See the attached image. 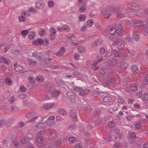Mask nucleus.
Masks as SVG:
<instances>
[{
    "label": "nucleus",
    "instance_id": "603ef678",
    "mask_svg": "<svg viewBox=\"0 0 148 148\" xmlns=\"http://www.w3.org/2000/svg\"><path fill=\"white\" fill-rule=\"evenodd\" d=\"M69 141L70 143H74L75 141V139L74 137H70L69 138Z\"/></svg>",
    "mask_w": 148,
    "mask_h": 148
},
{
    "label": "nucleus",
    "instance_id": "f257e3e1",
    "mask_svg": "<svg viewBox=\"0 0 148 148\" xmlns=\"http://www.w3.org/2000/svg\"><path fill=\"white\" fill-rule=\"evenodd\" d=\"M106 9H110L112 12H115L116 13L117 16L118 18H121L124 15L125 12L122 11L123 9L120 7L107 6V8H101V11L102 13L104 15L106 14L107 12Z\"/></svg>",
    "mask_w": 148,
    "mask_h": 148
},
{
    "label": "nucleus",
    "instance_id": "2f4dec72",
    "mask_svg": "<svg viewBox=\"0 0 148 148\" xmlns=\"http://www.w3.org/2000/svg\"><path fill=\"white\" fill-rule=\"evenodd\" d=\"M86 18V16L84 14H81L80 15L78 18V20L80 21H84L85 20Z\"/></svg>",
    "mask_w": 148,
    "mask_h": 148
},
{
    "label": "nucleus",
    "instance_id": "5701e85b",
    "mask_svg": "<svg viewBox=\"0 0 148 148\" xmlns=\"http://www.w3.org/2000/svg\"><path fill=\"white\" fill-rule=\"evenodd\" d=\"M28 38L30 40H33L35 36V33L34 32H30L28 34Z\"/></svg>",
    "mask_w": 148,
    "mask_h": 148
},
{
    "label": "nucleus",
    "instance_id": "cd10ccee",
    "mask_svg": "<svg viewBox=\"0 0 148 148\" xmlns=\"http://www.w3.org/2000/svg\"><path fill=\"white\" fill-rule=\"evenodd\" d=\"M138 88V86L136 84H133L131 85L130 89L132 91H135Z\"/></svg>",
    "mask_w": 148,
    "mask_h": 148
},
{
    "label": "nucleus",
    "instance_id": "49530a36",
    "mask_svg": "<svg viewBox=\"0 0 148 148\" xmlns=\"http://www.w3.org/2000/svg\"><path fill=\"white\" fill-rule=\"evenodd\" d=\"M46 132H47V133L49 135H52L54 133H55V132L54 130H46Z\"/></svg>",
    "mask_w": 148,
    "mask_h": 148
},
{
    "label": "nucleus",
    "instance_id": "2eb2a0df",
    "mask_svg": "<svg viewBox=\"0 0 148 148\" xmlns=\"http://www.w3.org/2000/svg\"><path fill=\"white\" fill-rule=\"evenodd\" d=\"M60 93V92L59 90H55L52 91L51 95L52 97H56L59 95Z\"/></svg>",
    "mask_w": 148,
    "mask_h": 148
},
{
    "label": "nucleus",
    "instance_id": "a878e982",
    "mask_svg": "<svg viewBox=\"0 0 148 148\" xmlns=\"http://www.w3.org/2000/svg\"><path fill=\"white\" fill-rule=\"evenodd\" d=\"M45 34V29H40L39 32V35L41 37L43 36Z\"/></svg>",
    "mask_w": 148,
    "mask_h": 148
},
{
    "label": "nucleus",
    "instance_id": "052dcab7",
    "mask_svg": "<svg viewBox=\"0 0 148 148\" xmlns=\"http://www.w3.org/2000/svg\"><path fill=\"white\" fill-rule=\"evenodd\" d=\"M100 52L102 54H103L105 53V49L103 47H101L100 49Z\"/></svg>",
    "mask_w": 148,
    "mask_h": 148
},
{
    "label": "nucleus",
    "instance_id": "09e8293b",
    "mask_svg": "<svg viewBox=\"0 0 148 148\" xmlns=\"http://www.w3.org/2000/svg\"><path fill=\"white\" fill-rule=\"evenodd\" d=\"M50 99V97L48 96L47 95H44L42 96V99L44 101L48 100Z\"/></svg>",
    "mask_w": 148,
    "mask_h": 148
},
{
    "label": "nucleus",
    "instance_id": "72a5a7b5",
    "mask_svg": "<svg viewBox=\"0 0 148 148\" xmlns=\"http://www.w3.org/2000/svg\"><path fill=\"white\" fill-rule=\"evenodd\" d=\"M116 29L115 28H113L111 29L110 32V33L111 35H114L116 33Z\"/></svg>",
    "mask_w": 148,
    "mask_h": 148
},
{
    "label": "nucleus",
    "instance_id": "423d86ee",
    "mask_svg": "<svg viewBox=\"0 0 148 148\" xmlns=\"http://www.w3.org/2000/svg\"><path fill=\"white\" fill-rule=\"evenodd\" d=\"M76 114V112L74 110H71L69 112L70 116L73 119V122H76L77 121Z\"/></svg>",
    "mask_w": 148,
    "mask_h": 148
},
{
    "label": "nucleus",
    "instance_id": "473e14b6",
    "mask_svg": "<svg viewBox=\"0 0 148 148\" xmlns=\"http://www.w3.org/2000/svg\"><path fill=\"white\" fill-rule=\"evenodd\" d=\"M111 99V98L110 97L106 96L103 99V101L105 102H108L110 101Z\"/></svg>",
    "mask_w": 148,
    "mask_h": 148
},
{
    "label": "nucleus",
    "instance_id": "f03ea898",
    "mask_svg": "<svg viewBox=\"0 0 148 148\" xmlns=\"http://www.w3.org/2000/svg\"><path fill=\"white\" fill-rule=\"evenodd\" d=\"M75 90L80 92L79 94L82 96H84L88 94L90 90L84 87H76L75 88Z\"/></svg>",
    "mask_w": 148,
    "mask_h": 148
},
{
    "label": "nucleus",
    "instance_id": "5fc2aeb1",
    "mask_svg": "<svg viewBox=\"0 0 148 148\" xmlns=\"http://www.w3.org/2000/svg\"><path fill=\"white\" fill-rule=\"evenodd\" d=\"M5 123V120L2 119L0 121V127H2Z\"/></svg>",
    "mask_w": 148,
    "mask_h": 148
},
{
    "label": "nucleus",
    "instance_id": "8fccbe9b",
    "mask_svg": "<svg viewBox=\"0 0 148 148\" xmlns=\"http://www.w3.org/2000/svg\"><path fill=\"white\" fill-rule=\"evenodd\" d=\"M108 125L110 128H112L115 125V123L113 121H111L108 123Z\"/></svg>",
    "mask_w": 148,
    "mask_h": 148
},
{
    "label": "nucleus",
    "instance_id": "774afa93",
    "mask_svg": "<svg viewBox=\"0 0 148 148\" xmlns=\"http://www.w3.org/2000/svg\"><path fill=\"white\" fill-rule=\"evenodd\" d=\"M135 127L137 129H140L141 127V124L139 123H137L136 124Z\"/></svg>",
    "mask_w": 148,
    "mask_h": 148
},
{
    "label": "nucleus",
    "instance_id": "a211bd4d",
    "mask_svg": "<svg viewBox=\"0 0 148 148\" xmlns=\"http://www.w3.org/2000/svg\"><path fill=\"white\" fill-rule=\"evenodd\" d=\"M65 51V49L64 47H61L60 50L56 53V55L58 57L61 56Z\"/></svg>",
    "mask_w": 148,
    "mask_h": 148
},
{
    "label": "nucleus",
    "instance_id": "69168bd1",
    "mask_svg": "<svg viewBox=\"0 0 148 148\" xmlns=\"http://www.w3.org/2000/svg\"><path fill=\"white\" fill-rule=\"evenodd\" d=\"M107 95V93L105 92H102L99 94V96L100 97L103 98L104 97Z\"/></svg>",
    "mask_w": 148,
    "mask_h": 148
},
{
    "label": "nucleus",
    "instance_id": "6e6d98bb",
    "mask_svg": "<svg viewBox=\"0 0 148 148\" xmlns=\"http://www.w3.org/2000/svg\"><path fill=\"white\" fill-rule=\"evenodd\" d=\"M50 32L51 34H56V30L54 28L51 27L50 29Z\"/></svg>",
    "mask_w": 148,
    "mask_h": 148
},
{
    "label": "nucleus",
    "instance_id": "bb28decb",
    "mask_svg": "<svg viewBox=\"0 0 148 148\" xmlns=\"http://www.w3.org/2000/svg\"><path fill=\"white\" fill-rule=\"evenodd\" d=\"M36 81L39 82H42L44 80V77L42 75L38 76L36 77Z\"/></svg>",
    "mask_w": 148,
    "mask_h": 148
},
{
    "label": "nucleus",
    "instance_id": "ea45409f",
    "mask_svg": "<svg viewBox=\"0 0 148 148\" xmlns=\"http://www.w3.org/2000/svg\"><path fill=\"white\" fill-rule=\"evenodd\" d=\"M70 29V27L68 25H64V30L66 32H69Z\"/></svg>",
    "mask_w": 148,
    "mask_h": 148
},
{
    "label": "nucleus",
    "instance_id": "b1692460",
    "mask_svg": "<svg viewBox=\"0 0 148 148\" xmlns=\"http://www.w3.org/2000/svg\"><path fill=\"white\" fill-rule=\"evenodd\" d=\"M54 123V122L53 121H50L49 120L47 119L45 122V125H47V126H50L53 125Z\"/></svg>",
    "mask_w": 148,
    "mask_h": 148
},
{
    "label": "nucleus",
    "instance_id": "680f3d73",
    "mask_svg": "<svg viewBox=\"0 0 148 148\" xmlns=\"http://www.w3.org/2000/svg\"><path fill=\"white\" fill-rule=\"evenodd\" d=\"M130 137L131 138L134 139L136 138V135L134 132H132L130 133Z\"/></svg>",
    "mask_w": 148,
    "mask_h": 148
},
{
    "label": "nucleus",
    "instance_id": "39448f33",
    "mask_svg": "<svg viewBox=\"0 0 148 148\" xmlns=\"http://www.w3.org/2000/svg\"><path fill=\"white\" fill-rule=\"evenodd\" d=\"M106 81V84L109 85H113L114 82V77L111 75H109Z\"/></svg>",
    "mask_w": 148,
    "mask_h": 148
},
{
    "label": "nucleus",
    "instance_id": "9d476101",
    "mask_svg": "<svg viewBox=\"0 0 148 148\" xmlns=\"http://www.w3.org/2000/svg\"><path fill=\"white\" fill-rule=\"evenodd\" d=\"M32 56L33 58L38 60H40L42 58V55L41 53L34 52L32 53Z\"/></svg>",
    "mask_w": 148,
    "mask_h": 148
},
{
    "label": "nucleus",
    "instance_id": "79ce46f5",
    "mask_svg": "<svg viewBox=\"0 0 148 148\" xmlns=\"http://www.w3.org/2000/svg\"><path fill=\"white\" fill-rule=\"evenodd\" d=\"M48 5L49 7L52 8L54 6V3L53 1L50 0L48 2Z\"/></svg>",
    "mask_w": 148,
    "mask_h": 148
},
{
    "label": "nucleus",
    "instance_id": "37998d69",
    "mask_svg": "<svg viewBox=\"0 0 148 148\" xmlns=\"http://www.w3.org/2000/svg\"><path fill=\"white\" fill-rule=\"evenodd\" d=\"M44 123H40L38 124L36 127L38 128H42L44 127H46V126L45 125L44 126Z\"/></svg>",
    "mask_w": 148,
    "mask_h": 148
},
{
    "label": "nucleus",
    "instance_id": "a18cd8bd",
    "mask_svg": "<svg viewBox=\"0 0 148 148\" xmlns=\"http://www.w3.org/2000/svg\"><path fill=\"white\" fill-rule=\"evenodd\" d=\"M24 16L22 15L20 16L18 18V20L20 22H25L26 21L25 18Z\"/></svg>",
    "mask_w": 148,
    "mask_h": 148
},
{
    "label": "nucleus",
    "instance_id": "6ab92c4d",
    "mask_svg": "<svg viewBox=\"0 0 148 148\" xmlns=\"http://www.w3.org/2000/svg\"><path fill=\"white\" fill-rule=\"evenodd\" d=\"M133 38L135 40L138 41L139 39V34L137 32L135 31L133 33Z\"/></svg>",
    "mask_w": 148,
    "mask_h": 148
},
{
    "label": "nucleus",
    "instance_id": "bf43d9fd",
    "mask_svg": "<svg viewBox=\"0 0 148 148\" xmlns=\"http://www.w3.org/2000/svg\"><path fill=\"white\" fill-rule=\"evenodd\" d=\"M79 56L80 55L77 53H75L74 56V59L76 60H78L79 58Z\"/></svg>",
    "mask_w": 148,
    "mask_h": 148
},
{
    "label": "nucleus",
    "instance_id": "aec40b11",
    "mask_svg": "<svg viewBox=\"0 0 148 148\" xmlns=\"http://www.w3.org/2000/svg\"><path fill=\"white\" fill-rule=\"evenodd\" d=\"M117 61L114 58H111L109 61V64L111 66H114L116 64Z\"/></svg>",
    "mask_w": 148,
    "mask_h": 148
},
{
    "label": "nucleus",
    "instance_id": "9b49d317",
    "mask_svg": "<svg viewBox=\"0 0 148 148\" xmlns=\"http://www.w3.org/2000/svg\"><path fill=\"white\" fill-rule=\"evenodd\" d=\"M132 22L135 24H136L138 27H141L143 25V22L138 20L134 19L132 20Z\"/></svg>",
    "mask_w": 148,
    "mask_h": 148
},
{
    "label": "nucleus",
    "instance_id": "dca6fc26",
    "mask_svg": "<svg viewBox=\"0 0 148 148\" xmlns=\"http://www.w3.org/2000/svg\"><path fill=\"white\" fill-rule=\"evenodd\" d=\"M112 52L115 57H119L121 55V54L119 51L114 49H112Z\"/></svg>",
    "mask_w": 148,
    "mask_h": 148
},
{
    "label": "nucleus",
    "instance_id": "4468645a",
    "mask_svg": "<svg viewBox=\"0 0 148 148\" xmlns=\"http://www.w3.org/2000/svg\"><path fill=\"white\" fill-rule=\"evenodd\" d=\"M117 47L119 50L123 49L125 47V45L123 42L121 41L118 43Z\"/></svg>",
    "mask_w": 148,
    "mask_h": 148
},
{
    "label": "nucleus",
    "instance_id": "3c124183",
    "mask_svg": "<svg viewBox=\"0 0 148 148\" xmlns=\"http://www.w3.org/2000/svg\"><path fill=\"white\" fill-rule=\"evenodd\" d=\"M28 33V31L27 30H22L21 32V34L23 35L24 37L26 36Z\"/></svg>",
    "mask_w": 148,
    "mask_h": 148
},
{
    "label": "nucleus",
    "instance_id": "1a4fd4ad",
    "mask_svg": "<svg viewBox=\"0 0 148 148\" xmlns=\"http://www.w3.org/2000/svg\"><path fill=\"white\" fill-rule=\"evenodd\" d=\"M55 105L54 103L45 104L43 106V108L45 110H48L54 106Z\"/></svg>",
    "mask_w": 148,
    "mask_h": 148
},
{
    "label": "nucleus",
    "instance_id": "0eeeda50",
    "mask_svg": "<svg viewBox=\"0 0 148 148\" xmlns=\"http://www.w3.org/2000/svg\"><path fill=\"white\" fill-rule=\"evenodd\" d=\"M133 15H135V16H138L140 17H143L145 16H148V8H146L144 10V12L142 13H138L136 12H134Z\"/></svg>",
    "mask_w": 148,
    "mask_h": 148
},
{
    "label": "nucleus",
    "instance_id": "c85d7f7f",
    "mask_svg": "<svg viewBox=\"0 0 148 148\" xmlns=\"http://www.w3.org/2000/svg\"><path fill=\"white\" fill-rule=\"evenodd\" d=\"M36 140L39 144H41L43 142L44 138L42 137L39 136L37 138Z\"/></svg>",
    "mask_w": 148,
    "mask_h": 148
},
{
    "label": "nucleus",
    "instance_id": "f8f14e48",
    "mask_svg": "<svg viewBox=\"0 0 148 148\" xmlns=\"http://www.w3.org/2000/svg\"><path fill=\"white\" fill-rule=\"evenodd\" d=\"M10 47V45L5 44L1 45L0 46L1 49L2 51L4 50V52H6Z\"/></svg>",
    "mask_w": 148,
    "mask_h": 148
},
{
    "label": "nucleus",
    "instance_id": "4be33fe9",
    "mask_svg": "<svg viewBox=\"0 0 148 148\" xmlns=\"http://www.w3.org/2000/svg\"><path fill=\"white\" fill-rule=\"evenodd\" d=\"M131 70L132 72L135 74L137 73L138 72V69L136 65L133 66L132 67Z\"/></svg>",
    "mask_w": 148,
    "mask_h": 148
},
{
    "label": "nucleus",
    "instance_id": "20e7f679",
    "mask_svg": "<svg viewBox=\"0 0 148 148\" xmlns=\"http://www.w3.org/2000/svg\"><path fill=\"white\" fill-rule=\"evenodd\" d=\"M44 5L45 4L43 1L39 0L36 3V7L38 10H42L44 8Z\"/></svg>",
    "mask_w": 148,
    "mask_h": 148
},
{
    "label": "nucleus",
    "instance_id": "4d7b16f0",
    "mask_svg": "<svg viewBox=\"0 0 148 148\" xmlns=\"http://www.w3.org/2000/svg\"><path fill=\"white\" fill-rule=\"evenodd\" d=\"M29 11L30 12L36 13V10L34 7H30L29 8Z\"/></svg>",
    "mask_w": 148,
    "mask_h": 148
},
{
    "label": "nucleus",
    "instance_id": "c9c22d12",
    "mask_svg": "<svg viewBox=\"0 0 148 148\" xmlns=\"http://www.w3.org/2000/svg\"><path fill=\"white\" fill-rule=\"evenodd\" d=\"M134 10L138 11L140 10L141 9V6L135 3V6H134Z\"/></svg>",
    "mask_w": 148,
    "mask_h": 148
},
{
    "label": "nucleus",
    "instance_id": "6e6552de",
    "mask_svg": "<svg viewBox=\"0 0 148 148\" xmlns=\"http://www.w3.org/2000/svg\"><path fill=\"white\" fill-rule=\"evenodd\" d=\"M74 96L73 95V93L71 92H68L67 93V99L71 102H72L74 100Z\"/></svg>",
    "mask_w": 148,
    "mask_h": 148
},
{
    "label": "nucleus",
    "instance_id": "13d9d810",
    "mask_svg": "<svg viewBox=\"0 0 148 148\" xmlns=\"http://www.w3.org/2000/svg\"><path fill=\"white\" fill-rule=\"evenodd\" d=\"M130 77L129 76L127 75L123 79V81L124 82L126 83L129 80Z\"/></svg>",
    "mask_w": 148,
    "mask_h": 148
},
{
    "label": "nucleus",
    "instance_id": "0e129e2a",
    "mask_svg": "<svg viewBox=\"0 0 148 148\" xmlns=\"http://www.w3.org/2000/svg\"><path fill=\"white\" fill-rule=\"evenodd\" d=\"M7 59L1 56L0 57V62L1 63H3Z\"/></svg>",
    "mask_w": 148,
    "mask_h": 148
},
{
    "label": "nucleus",
    "instance_id": "de8ad7c7",
    "mask_svg": "<svg viewBox=\"0 0 148 148\" xmlns=\"http://www.w3.org/2000/svg\"><path fill=\"white\" fill-rule=\"evenodd\" d=\"M86 10V8L84 6H81L79 8V11L80 12H83L85 11Z\"/></svg>",
    "mask_w": 148,
    "mask_h": 148
},
{
    "label": "nucleus",
    "instance_id": "c03bdc74",
    "mask_svg": "<svg viewBox=\"0 0 148 148\" xmlns=\"http://www.w3.org/2000/svg\"><path fill=\"white\" fill-rule=\"evenodd\" d=\"M29 64L32 66H35L37 63V62L36 61H33L31 60H28Z\"/></svg>",
    "mask_w": 148,
    "mask_h": 148
},
{
    "label": "nucleus",
    "instance_id": "864d4df0",
    "mask_svg": "<svg viewBox=\"0 0 148 148\" xmlns=\"http://www.w3.org/2000/svg\"><path fill=\"white\" fill-rule=\"evenodd\" d=\"M143 28L145 29L143 33L145 35H148V28L147 27H144Z\"/></svg>",
    "mask_w": 148,
    "mask_h": 148
},
{
    "label": "nucleus",
    "instance_id": "393cba45",
    "mask_svg": "<svg viewBox=\"0 0 148 148\" xmlns=\"http://www.w3.org/2000/svg\"><path fill=\"white\" fill-rule=\"evenodd\" d=\"M135 3L131 2L127 4V6L128 8L134 10V8L135 6Z\"/></svg>",
    "mask_w": 148,
    "mask_h": 148
},
{
    "label": "nucleus",
    "instance_id": "ddd939ff",
    "mask_svg": "<svg viewBox=\"0 0 148 148\" xmlns=\"http://www.w3.org/2000/svg\"><path fill=\"white\" fill-rule=\"evenodd\" d=\"M55 80L56 83L60 86H64L66 84L63 81H62L59 78H56Z\"/></svg>",
    "mask_w": 148,
    "mask_h": 148
},
{
    "label": "nucleus",
    "instance_id": "f704fd0d",
    "mask_svg": "<svg viewBox=\"0 0 148 148\" xmlns=\"http://www.w3.org/2000/svg\"><path fill=\"white\" fill-rule=\"evenodd\" d=\"M142 99L143 100H148V93H144L142 96Z\"/></svg>",
    "mask_w": 148,
    "mask_h": 148
},
{
    "label": "nucleus",
    "instance_id": "e2e57ef3",
    "mask_svg": "<svg viewBox=\"0 0 148 148\" xmlns=\"http://www.w3.org/2000/svg\"><path fill=\"white\" fill-rule=\"evenodd\" d=\"M20 90L23 92H25L26 90V89L22 85L20 87Z\"/></svg>",
    "mask_w": 148,
    "mask_h": 148
},
{
    "label": "nucleus",
    "instance_id": "412c9836",
    "mask_svg": "<svg viewBox=\"0 0 148 148\" xmlns=\"http://www.w3.org/2000/svg\"><path fill=\"white\" fill-rule=\"evenodd\" d=\"M77 49L78 51L81 53H84L86 51L85 47L79 45L77 47Z\"/></svg>",
    "mask_w": 148,
    "mask_h": 148
},
{
    "label": "nucleus",
    "instance_id": "7c9ffc66",
    "mask_svg": "<svg viewBox=\"0 0 148 148\" xmlns=\"http://www.w3.org/2000/svg\"><path fill=\"white\" fill-rule=\"evenodd\" d=\"M94 23V21L92 19H91L87 21V26L89 27H92Z\"/></svg>",
    "mask_w": 148,
    "mask_h": 148
},
{
    "label": "nucleus",
    "instance_id": "58836bf2",
    "mask_svg": "<svg viewBox=\"0 0 148 148\" xmlns=\"http://www.w3.org/2000/svg\"><path fill=\"white\" fill-rule=\"evenodd\" d=\"M75 125L74 124H70L68 127V129L69 130H72L75 128Z\"/></svg>",
    "mask_w": 148,
    "mask_h": 148
},
{
    "label": "nucleus",
    "instance_id": "f3484780",
    "mask_svg": "<svg viewBox=\"0 0 148 148\" xmlns=\"http://www.w3.org/2000/svg\"><path fill=\"white\" fill-rule=\"evenodd\" d=\"M127 67V64L124 63L123 64L121 65L119 69V72L120 73H122L123 71L126 69Z\"/></svg>",
    "mask_w": 148,
    "mask_h": 148
},
{
    "label": "nucleus",
    "instance_id": "c756f323",
    "mask_svg": "<svg viewBox=\"0 0 148 148\" xmlns=\"http://www.w3.org/2000/svg\"><path fill=\"white\" fill-rule=\"evenodd\" d=\"M5 82L6 84L10 86L12 84V80L9 78H6L5 79Z\"/></svg>",
    "mask_w": 148,
    "mask_h": 148
},
{
    "label": "nucleus",
    "instance_id": "338daca9",
    "mask_svg": "<svg viewBox=\"0 0 148 148\" xmlns=\"http://www.w3.org/2000/svg\"><path fill=\"white\" fill-rule=\"evenodd\" d=\"M125 40L126 41L128 42H131L133 41V38L129 37H127Z\"/></svg>",
    "mask_w": 148,
    "mask_h": 148
},
{
    "label": "nucleus",
    "instance_id": "a19ab883",
    "mask_svg": "<svg viewBox=\"0 0 148 148\" xmlns=\"http://www.w3.org/2000/svg\"><path fill=\"white\" fill-rule=\"evenodd\" d=\"M116 33L117 35H120L122 34L123 33V30L122 29L119 28L116 29Z\"/></svg>",
    "mask_w": 148,
    "mask_h": 148
},
{
    "label": "nucleus",
    "instance_id": "7ed1b4c3",
    "mask_svg": "<svg viewBox=\"0 0 148 148\" xmlns=\"http://www.w3.org/2000/svg\"><path fill=\"white\" fill-rule=\"evenodd\" d=\"M85 113H88L90 114L92 113L94 114V115L95 117L99 116V115L100 112L99 111L97 110H95L94 112H92V110L90 107L87 108L84 110Z\"/></svg>",
    "mask_w": 148,
    "mask_h": 148
},
{
    "label": "nucleus",
    "instance_id": "e433bc0d",
    "mask_svg": "<svg viewBox=\"0 0 148 148\" xmlns=\"http://www.w3.org/2000/svg\"><path fill=\"white\" fill-rule=\"evenodd\" d=\"M11 110L14 112H18L19 110V109L16 107L12 106L11 108Z\"/></svg>",
    "mask_w": 148,
    "mask_h": 148
},
{
    "label": "nucleus",
    "instance_id": "4c0bfd02",
    "mask_svg": "<svg viewBox=\"0 0 148 148\" xmlns=\"http://www.w3.org/2000/svg\"><path fill=\"white\" fill-rule=\"evenodd\" d=\"M59 112L60 114L63 115H66L67 114L66 112L64 110L62 109H59Z\"/></svg>",
    "mask_w": 148,
    "mask_h": 148
}]
</instances>
